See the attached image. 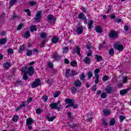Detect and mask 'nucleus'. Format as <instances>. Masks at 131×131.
Masks as SVG:
<instances>
[{"label": "nucleus", "instance_id": "nucleus-1", "mask_svg": "<svg viewBox=\"0 0 131 131\" xmlns=\"http://www.w3.org/2000/svg\"><path fill=\"white\" fill-rule=\"evenodd\" d=\"M118 36V33L114 30L111 31L108 33V36L110 38H114L115 39L116 38H117Z\"/></svg>", "mask_w": 131, "mask_h": 131}, {"label": "nucleus", "instance_id": "nucleus-2", "mask_svg": "<svg viewBox=\"0 0 131 131\" xmlns=\"http://www.w3.org/2000/svg\"><path fill=\"white\" fill-rule=\"evenodd\" d=\"M60 103H61L60 101H58L56 103H52L50 104V107L51 109H60L61 107V105H59ZM58 106H59V107Z\"/></svg>", "mask_w": 131, "mask_h": 131}, {"label": "nucleus", "instance_id": "nucleus-3", "mask_svg": "<svg viewBox=\"0 0 131 131\" xmlns=\"http://www.w3.org/2000/svg\"><path fill=\"white\" fill-rule=\"evenodd\" d=\"M39 85H40V79L39 78L36 79L31 84V86L33 89L37 88Z\"/></svg>", "mask_w": 131, "mask_h": 131}, {"label": "nucleus", "instance_id": "nucleus-4", "mask_svg": "<svg viewBox=\"0 0 131 131\" xmlns=\"http://www.w3.org/2000/svg\"><path fill=\"white\" fill-rule=\"evenodd\" d=\"M78 19H81V20H84V24H86L88 23V19L86 16L83 13H80L78 15Z\"/></svg>", "mask_w": 131, "mask_h": 131}, {"label": "nucleus", "instance_id": "nucleus-5", "mask_svg": "<svg viewBox=\"0 0 131 131\" xmlns=\"http://www.w3.org/2000/svg\"><path fill=\"white\" fill-rule=\"evenodd\" d=\"M119 43V42H117L115 43L114 49H115V50H117V51H122V50L124 49L123 48V46L121 45H118Z\"/></svg>", "mask_w": 131, "mask_h": 131}, {"label": "nucleus", "instance_id": "nucleus-6", "mask_svg": "<svg viewBox=\"0 0 131 131\" xmlns=\"http://www.w3.org/2000/svg\"><path fill=\"white\" fill-rule=\"evenodd\" d=\"M40 18H41V11H38L37 12L36 17L34 18V20H35V22H38Z\"/></svg>", "mask_w": 131, "mask_h": 131}, {"label": "nucleus", "instance_id": "nucleus-7", "mask_svg": "<svg viewBox=\"0 0 131 131\" xmlns=\"http://www.w3.org/2000/svg\"><path fill=\"white\" fill-rule=\"evenodd\" d=\"M12 67L11 62H6L4 63L3 67L5 70H9V68Z\"/></svg>", "mask_w": 131, "mask_h": 131}, {"label": "nucleus", "instance_id": "nucleus-8", "mask_svg": "<svg viewBox=\"0 0 131 131\" xmlns=\"http://www.w3.org/2000/svg\"><path fill=\"white\" fill-rule=\"evenodd\" d=\"M73 51L74 53H76L77 55L80 56V57H82L81 54H80V49H79V48L78 47V46H76L75 48H74L73 49Z\"/></svg>", "mask_w": 131, "mask_h": 131}, {"label": "nucleus", "instance_id": "nucleus-9", "mask_svg": "<svg viewBox=\"0 0 131 131\" xmlns=\"http://www.w3.org/2000/svg\"><path fill=\"white\" fill-rule=\"evenodd\" d=\"M27 73H28V74H29L30 76H32V75H33V74L34 73V69L33 68V67H30L28 69Z\"/></svg>", "mask_w": 131, "mask_h": 131}, {"label": "nucleus", "instance_id": "nucleus-10", "mask_svg": "<svg viewBox=\"0 0 131 131\" xmlns=\"http://www.w3.org/2000/svg\"><path fill=\"white\" fill-rule=\"evenodd\" d=\"M60 58H62V56L58 54V53H55L53 54V59L58 61V60H60Z\"/></svg>", "mask_w": 131, "mask_h": 131}, {"label": "nucleus", "instance_id": "nucleus-11", "mask_svg": "<svg viewBox=\"0 0 131 131\" xmlns=\"http://www.w3.org/2000/svg\"><path fill=\"white\" fill-rule=\"evenodd\" d=\"M130 89H129L122 90L120 91V95H121V96H123V95H125V94H127V92L130 91Z\"/></svg>", "mask_w": 131, "mask_h": 131}, {"label": "nucleus", "instance_id": "nucleus-12", "mask_svg": "<svg viewBox=\"0 0 131 131\" xmlns=\"http://www.w3.org/2000/svg\"><path fill=\"white\" fill-rule=\"evenodd\" d=\"M74 84L76 88H80V86H81V82L80 80H78L74 81Z\"/></svg>", "mask_w": 131, "mask_h": 131}, {"label": "nucleus", "instance_id": "nucleus-13", "mask_svg": "<svg viewBox=\"0 0 131 131\" xmlns=\"http://www.w3.org/2000/svg\"><path fill=\"white\" fill-rule=\"evenodd\" d=\"M32 123H33V119L32 118H30L27 119L26 124L27 126L31 125Z\"/></svg>", "mask_w": 131, "mask_h": 131}, {"label": "nucleus", "instance_id": "nucleus-14", "mask_svg": "<svg viewBox=\"0 0 131 131\" xmlns=\"http://www.w3.org/2000/svg\"><path fill=\"white\" fill-rule=\"evenodd\" d=\"M83 32V28L82 27H79L77 28L76 32L78 34H81Z\"/></svg>", "mask_w": 131, "mask_h": 131}, {"label": "nucleus", "instance_id": "nucleus-15", "mask_svg": "<svg viewBox=\"0 0 131 131\" xmlns=\"http://www.w3.org/2000/svg\"><path fill=\"white\" fill-rule=\"evenodd\" d=\"M47 19L49 21H55L56 20V19L55 18H54V16H53V15H52V14L48 15L47 16Z\"/></svg>", "mask_w": 131, "mask_h": 131}, {"label": "nucleus", "instance_id": "nucleus-16", "mask_svg": "<svg viewBox=\"0 0 131 131\" xmlns=\"http://www.w3.org/2000/svg\"><path fill=\"white\" fill-rule=\"evenodd\" d=\"M103 30V28H102V26H97L96 28V31L98 33H102V31Z\"/></svg>", "mask_w": 131, "mask_h": 131}, {"label": "nucleus", "instance_id": "nucleus-17", "mask_svg": "<svg viewBox=\"0 0 131 131\" xmlns=\"http://www.w3.org/2000/svg\"><path fill=\"white\" fill-rule=\"evenodd\" d=\"M105 92L107 93V94H111L112 92V87L111 86H107L105 89Z\"/></svg>", "mask_w": 131, "mask_h": 131}, {"label": "nucleus", "instance_id": "nucleus-18", "mask_svg": "<svg viewBox=\"0 0 131 131\" xmlns=\"http://www.w3.org/2000/svg\"><path fill=\"white\" fill-rule=\"evenodd\" d=\"M84 63H85V64H90V63H91V58L88 57H85L84 59Z\"/></svg>", "mask_w": 131, "mask_h": 131}, {"label": "nucleus", "instance_id": "nucleus-19", "mask_svg": "<svg viewBox=\"0 0 131 131\" xmlns=\"http://www.w3.org/2000/svg\"><path fill=\"white\" fill-rule=\"evenodd\" d=\"M95 58H96L97 62H101V61H102V60H103V57H102V56H101L100 55H96Z\"/></svg>", "mask_w": 131, "mask_h": 131}, {"label": "nucleus", "instance_id": "nucleus-20", "mask_svg": "<svg viewBox=\"0 0 131 131\" xmlns=\"http://www.w3.org/2000/svg\"><path fill=\"white\" fill-rule=\"evenodd\" d=\"M28 68L27 67H23L21 69V72L24 73V74H27Z\"/></svg>", "mask_w": 131, "mask_h": 131}, {"label": "nucleus", "instance_id": "nucleus-21", "mask_svg": "<svg viewBox=\"0 0 131 131\" xmlns=\"http://www.w3.org/2000/svg\"><path fill=\"white\" fill-rule=\"evenodd\" d=\"M64 102L67 103V104H72V103L74 102L73 100L70 99V98H67L64 100Z\"/></svg>", "mask_w": 131, "mask_h": 131}, {"label": "nucleus", "instance_id": "nucleus-22", "mask_svg": "<svg viewBox=\"0 0 131 131\" xmlns=\"http://www.w3.org/2000/svg\"><path fill=\"white\" fill-rule=\"evenodd\" d=\"M22 81L20 80H17L16 82H15L14 85L15 86H19L20 85H22Z\"/></svg>", "mask_w": 131, "mask_h": 131}, {"label": "nucleus", "instance_id": "nucleus-23", "mask_svg": "<svg viewBox=\"0 0 131 131\" xmlns=\"http://www.w3.org/2000/svg\"><path fill=\"white\" fill-rule=\"evenodd\" d=\"M7 42V38L0 39V45H5Z\"/></svg>", "mask_w": 131, "mask_h": 131}, {"label": "nucleus", "instance_id": "nucleus-24", "mask_svg": "<svg viewBox=\"0 0 131 131\" xmlns=\"http://www.w3.org/2000/svg\"><path fill=\"white\" fill-rule=\"evenodd\" d=\"M46 118L47 120H48V121L52 122V121H54V120L56 118V116H55L53 117L48 116Z\"/></svg>", "mask_w": 131, "mask_h": 131}, {"label": "nucleus", "instance_id": "nucleus-25", "mask_svg": "<svg viewBox=\"0 0 131 131\" xmlns=\"http://www.w3.org/2000/svg\"><path fill=\"white\" fill-rule=\"evenodd\" d=\"M62 50L63 54H67V53H68V51H69V48H68V47H63Z\"/></svg>", "mask_w": 131, "mask_h": 131}, {"label": "nucleus", "instance_id": "nucleus-26", "mask_svg": "<svg viewBox=\"0 0 131 131\" xmlns=\"http://www.w3.org/2000/svg\"><path fill=\"white\" fill-rule=\"evenodd\" d=\"M67 114L68 117V118H69V119H70L71 120H73V119H74V118L72 117V114L71 113V112H68Z\"/></svg>", "mask_w": 131, "mask_h": 131}, {"label": "nucleus", "instance_id": "nucleus-27", "mask_svg": "<svg viewBox=\"0 0 131 131\" xmlns=\"http://www.w3.org/2000/svg\"><path fill=\"white\" fill-rule=\"evenodd\" d=\"M103 113L104 114V115L108 116L110 115V111L107 110H103L102 111Z\"/></svg>", "mask_w": 131, "mask_h": 131}, {"label": "nucleus", "instance_id": "nucleus-28", "mask_svg": "<svg viewBox=\"0 0 131 131\" xmlns=\"http://www.w3.org/2000/svg\"><path fill=\"white\" fill-rule=\"evenodd\" d=\"M78 74V72H75V71L72 70L71 74L70 75V76L74 77L75 75H77Z\"/></svg>", "mask_w": 131, "mask_h": 131}, {"label": "nucleus", "instance_id": "nucleus-29", "mask_svg": "<svg viewBox=\"0 0 131 131\" xmlns=\"http://www.w3.org/2000/svg\"><path fill=\"white\" fill-rule=\"evenodd\" d=\"M30 37V32L29 31H27L25 34V38H29Z\"/></svg>", "mask_w": 131, "mask_h": 131}, {"label": "nucleus", "instance_id": "nucleus-30", "mask_svg": "<svg viewBox=\"0 0 131 131\" xmlns=\"http://www.w3.org/2000/svg\"><path fill=\"white\" fill-rule=\"evenodd\" d=\"M30 30L31 32H34V31H35V30H37V29H36V26L34 25L31 26Z\"/></svg>", "mask_w": 131, "mask_h": 131}, {"label": "nucleus", "instance_id": "nucleus-31", "mask_svg": "<svg viewBox=\"0 0 131 131\" xmlns=\"http://www.w3.org/2000/svg\"><path fill=\"white\" fill-rule=\"evenodd\" d=\"M17 0H11L9 3V7H13Z\"/></svg>", "mask_w": 131, "mask_h": 131}, {"label": "nucleus", "instance_id": "nucleus-32", "mask_svg": "<svg viewBox=\"0 0 131 131\" xmlns=\"http://www.w3.org/2000/svg\"><path fill=\"white\" fill-rule=\"evenodd\" d=\"M7 53L9 55H13V54H14V50L11 48H9L7 50Z\"/></svg>", "mask_w": 131, "mask_h": 131}, {"label": "nucleus", "instance_id": "nucleus-33", "mask_svg": "<svg viewBox=\"0 0 131 131\" xmlns=\"http://www.w3.org/2000/svg\"><path fill=\"white\" fill-rule=\"evenodd\" d=\"M69 72H70V69H68L65 72L66 77L67 78H68V77L70 76V75L69 74Z\"/></svg>", "mask_w": 131, "mask_h": 131}, {"label": "nucleus", "instance_id": "nucleus-34", "mask_svg": "<svg viewBox=\"0 0 131 131\" xmlns=\"http://www.w3.org/2000/svg\"><path fill=\"white\" fill-rule=\"evenodd\" d=\"M116 122V121L114 118H113L111 119V120L110 121V125L113 126L114 124H115V123Z\"/></svg>", "mask_w": 131, "mask_h": 131}, {"label": "nucleus", "instance_id": "nucleus-35", "mask_svg": "<svg viewBox=\"0 0 131 131\" xmlns=\"http://www.w3.org/2000/svg\"><path fill=\"white\" fill-rule=\"evenodd\" d=\"M71 66H72V67H76L77 66V62L76 61L71 62Z\"/></svg>", "mask_w": 131, "mask_h": 131}, {"label": "nucleus", "instance_id": "nucleus-36", "mask_svg": "<svg viewBox=\"0 0 131 131\" xmlns=\"http://www.w3.org/2000/svg\"><path fill=\"white\" fill-rule=\"evenodd\" d=\"M24 49H25V46L24 45L20 46L18 49V52L21 53V52H23V51H24Z\"/></svg>", "mask_w": 131, "mask_h": 131}, {"label": "nucleus", "instance_id": "nucleus-37", "mask_svg": "<svg viewBox=\"0 0 131 131\" xmlns=\"http://www.w3.org/2000/svg\"><path fill=\"white\" fill-rule=\"evenodd\" d=\"M58 40H59V39H58V37H54L52 38V42H53V43H57Z\"/></svg>", "mask_w": 131, "mask_h": 131}, {"label": "nucleus", "instance_id": "nucleus-38", "mask_svg": "<svg viewBox=\"0 0 131 131\" xmlns=\"http://www.w3.org/2000/svg\"><path fill=\"white\" fill-rule=\"evenodd\" d=\"M100 72V69H96L94 71V74L95 76H100L98 73Z\"/></svg>", "mask_w": 131, "mask_h": 131}, {"label": "nucleus", "instance_id": "nucleus-39", "mask_svg": "<svg viewBox=\"0 0 131 131\" xmlns=\"http://www.w3.org/2000/svg\"><path fill=\"white\" fill-rule=\"evenodd\" d=\"M85 79V76L84 75V73H82L80 76V80H84Z\"/></svg>", "mask_w": 131, "mask_h": 131}, {"label": "nucleus", "instance_id": "nucleus-40", "mask_svg": "<svg viewBox=\"0 0 131 131\" xmlns=\"http://www.w3.org/2000/svg\"><path fill=\"white\" fill-rule=\"evenodd\" d=\"M19 119V116H14L12 118L13 121L14 122H16L18 121V120Z\"/></svg>", "mask_w": 131, "mask_h": 131}, {"label": "nucleus", "instance_id": "nucleus-41", "mask_svg": "<svg viewBox=\"0 0 131 131\" xmlns=\"http://www.w3.org/2000/svg\"><path fill=\"white\" fill-rule=\"evenodd\" d=\"M87 120L90 122L91 121V120H92V119H93V117H92V115L91 114H88L87 115Z\"/></svg>", "mask_w": 131, "mask_h": 131}, {"label": "nucleus", "instance_id": "nucleus-42", "mask_svg": "<svg viewBox=\"0 0 131 131\" xmlns=\"http://www.w3.org/2000/svg\"><path fill=\"white\" fill-rule=\"evenodd\" d=\"M88 76L89 79H90V78H92V77H93V73L92 72V71H88Z\"/></svg>", "mask_w": 131, "mask_h": 131}, {"label": "nucleus", "instance_id": "nucleus-43", "mask_svg": "<svg viewBox=\"0 0 131 131\" xmlns=\"http://www.w3.org/2000/svg\"><path fill=\"white\" fill-rule=\"evenodd\" d=\"M27 56H32V51L30 50H27L26 53Z\"/></svg>", "mask_w": 131, "mask_h": 131}, {"label": "nucleus", "instance_id": "nucleus-44", "mask_svg": "<svg viewBox=\"0 0 131 131\" xmlns=\"http://www.w3.org/2000/svg\"><path fill=\"white\" fill-rule=\"evenodd\" d=\"M109 79V76L107 75H105L102 77V80L103 81H107Z\"/></svg>", "mask_w": 131, "mask_h": 131}, {"label": "nucleus", "instance_id": "nucleus-45", "mask_svg": "<svg viewBox=\"0 0 131 131\" xmlns=\"http://www.w3.org/2000/svg\"><path fill=\"white\" fill-rule=\"evenodd\" d=\"M93 25V20H90L88 23V28L89 29H92V26Z\"/></svg>", "mask_w": 131, "mask_h": 131}, {"label": "nucleus", "instance_id": "nucleus-46", "mask_svg": "<svg viewBox=\"0 0 131 131\" xmlns=\"http://www.w3.org/2000/svg\"><path fill=\"white\" fill-rule=\"evenodd\" d=\"M42 98L43 102H45V103H46V102H47V101H48V100L49 99V98L46 95L42 96Z\"/></svg>", "mask_w": 131, "mask_h": 131}, {"label": "nucleus", "instance_id": "nucleus-47", "mask_svg": "<svg viewBox=\"0 0 131 131\" xmlns=\"http://www.w3.org/2000/svg\"><path fill=\"white\" fill-rule=\"evenodd\" d=\"M24 12H25L26 13H27V15L28 16H31V12H30V9H25L24 10Z\"/></svg>", "mask_w": 131, "mask_h": 131}, {"label": "nucleus", "instance_id": "nucleus-48", "mask_svg": "<svg viewBox=\"0 0 131 131\" xmlns=\"http://www.w3.org/2000/svg\"><path fill=\"white\" fill-rule=\"evenodd\" d=\"M71 90L73 94H75V93H76V92L77 91V89H76V88H75L74 86V87H72L71 88Z\"/></svg>", "mask_w": 131, "mask_h": 131}, {"label": "nucleus", "instance_id": "nucleus-49", "mask_svg": "<svg viewBox=\"0 0 131 131\" xmlns=\"http://www.w3.org/2000/svg\"><path fill=\"white\" fill-rule=\"evenodd\" d=\"M29 4L30 6H31V7H32L33 6L36 5V2L31 1V2H29Z\"/></svg>", "mask_w": 131, "mask_h": 131}, {"label": "nucleus", "instance_id": "nucleus-50", "mask_svg": "<svg viewBox=\"0 0 131 131\" xmlns=\"http://www.w3.org/2000/svg\"><path fill=\"white\" fill-rule=\"evenodd\" d=\"M0 19H1V20H5V19H6V14H5V13H2V14L1 15Z\"/></svg>", "mask_w": 131, "mask_h": 131}, {"label": "nucleus", "instance_id": "nucleus-51", "mask_svg": "<svg viewBox=\"0 0 131 131\" xmlns=\"http://www.w3.org/2000/svg\"><path fill=\"white\" fill-rule=\"evenodd\" d=\"M108 54L111 56H113L114 55V49H111L109 51H108Z\"/></svg>", "mask_w": 131, "mask_h": 131}, {"label": "nucleus", "instance_id": "nucleus-52", "mask_svg": "<svg viewBox=\"0 0 131 131\" xmlns=\"http://www.w3.org/2000/svg\"><path fill=\"white\" fill-rule=\"evenodd\" d=\"M40 36L41 38H46V37L47 36V34L45 32H42L40 34Z\"/></svg>", "mask_w": 131, "mask_h": 131}, {"label": "nucleus", "instance_id": "nucleus-53", "mask_svg": "<svg viewBox=\"0 0 131 131\" xmlns=\"http://www.w3.org/2000/svg\"><path fill=\"white\" fill-rule=\"evenodd\" d=\"M106 97H107V94L105 92L102 93L101 95V98H102V99H105Z\"/></svg>", "mask_w": 131, "mask_h": 131}, {"label": "nucleus", "instance_id": "nucleus-54", "mask_svg": "<svg viewBox=\"0 0 131 131\" xmlns=\"http://www.w3.org/2000/svg\"><path fill=\"white\" fill-rule=\"evenodd\" d=\"M47 83H48V84L50 85V86H51V85L53 82V79H49L47 80Z\"/></svg>", "mask_w": 131, "mask_h": 131}, {"label": "nucleus", "instance_id": "nucleus-55", "mask_svg": "<svg viewBox=\"0 0 131 131\" xmlns=\"http://www.w3.org/2000/svg\"><path fill=\"white\" fill-rule=\"evenodd\" d=\"M72 107L74 109H76V108H78V105L76 104H74V101L72 103Z\"/></svg>", "mask_w": 131, "mask_h": 131}, {"label": "nucleus", "instance_id": "nucleus-56", "mask_svg": "<svg viewBox=\"0 0 131 131\" xmlns=\"http://www.w3.org/2000/svg\"><path fill=\"white\" fill-rule=\"evenodd\" d=\"M123 83H127V77L124 76L123 77Z\"/></svg>", "mask_w": 131, "mask_h": 131}, {"label": "nucleus", "instance_id": "nucleus-57", "mask_svg": "<svg viewBox=\"0 0 131 131\" xmlns=\"http://www.w3.org/2000/svg\"><path fill=\"white\" fill-rule=\"evenodd\" d=\"M69 126H70V127H72V128H75V127H77V124L74 123L73 125L68 124Z\"/></svg>", "mask_w": 131, "mask_h": 131}, {"label": "nucleus", "instance_id": "nucleus-58", "mask_svg": "<svg viewBox=\"0 0 131 131\" xmlns=\"http://www.w3.org/2000/svg\"><path fill=\"white\" fill-rule=\"evenodd\" d=\"M119 119H120V122H122V121H123L124 119H125V117L123 116L122 115L120 116L119 117Z\"/></svg>", "mask_w": 131, "mask_h": 131}, {"label": "nucleus", "instance_id": "nucleus-59", "mask_svg": "<svg viewBox=\"0 0 131 131\" xmlns=\"http://www.w3.org/2000/svg\"><path fill=\"white\" fill-rule=\"evenodd\" d=\"M27 74H24L23 77L24 80H27L28 79V76H27Z\"/></svg>", "mask_w": 131, "mask_h": 131}, {"label": "nucleus", "instance_id": "nucleus-60", "mask_svg": "<svg viewBox=\"0 0 131 131\" xmlns=\"http://www.w3.org/2000/svg\"><path fill=\"white\" fill-rule=\"evenodd\" d=\"M96 77V80L95 81V84H98L99 83V78L100 76H95Z\"/></svg>", "mask_w": 131, "mask_h": 131}, {"label": "nucleus", "instance_id": "nucleus-61", "mask_svg": "<svg viewBox=\"0 0 131 131\" xmlns=\"http://www.w3.org/2000/svg\"><path fill=\"white\" fill-rule=\"evenodd\" d=\"M48 66V67H49V68H53V67H54V66H53V63L51 61L49 62Z\"/></svg>", "mask_w": 131, "mask_h": 131}, {"label": "nucleus", "instance_id": "nucleus-62", "mask_svg": "<svg viewBox=\"0 0 131 131\" xmlns=\"http://www.w3.org/2000/svg\"><path fill=\"white\" fill-rule=\"evenodd\" d=\"M12 18L13 20H16V19H18V16H17V14H15V13H13V15H12Z\"/></svg>", "mask_w": 131, "mask_h": 131}, {"label": "nucleus", "instance_id": "nucleus-63", "mask_svg": "<svg viewBox=\"0 0 131 131\" xmlns=\"http://www.w3.org/2000/svg\"><path fill=\"white\" fill-rule=\"evenodd\" d=\"M124 29L125 31H128L129 27L128 26L125 25L124 26Z\"/></svg>", "mask_w": 131, "mask_h": 131}, {"label": "nucleus", "instance_id": "nucleus-64", "mask_svg": "<svg viewBox=\"0 0 131 131\" xmlns=\"http://www.w3.org/2000/svg\"><path fill=\"white\" fill-rule=\"evenodd\" d=\"M24 25V24H23L19 25L17 28V30H20L21 28H22V26H23Z\"/></svg>", "mask_w": 131, "mask_h": 131}]
</instances>
